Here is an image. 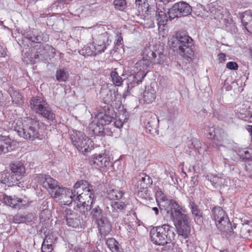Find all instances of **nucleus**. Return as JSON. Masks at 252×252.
<instances>
[{
    "label": "nucleus",
    "instance_id": "nucleus-1",
    "mask_svg": "<svg viewBox=\"0 0 252 252\" xmlns=\"http://www.w3.org/2000/svg\"><path fill=\"white\" fill-rule=\"evenodd\" d=\"M22 37L19 40L21 47L29 50L24 54L26 61L33 64L47 59L49 52L55 53V49L49 44L42 43L48 41V35L44 32L35 29L24 30L21 31Z\"/></svg>",
    "mask_w": 252,
    "mask_h": 252
},
{
    "label": "nucleus",
    "instance_id": "nucleus-2",
    "mask_svg": "<svg viewBox=\"0 0 252 252\" xmlns=\"http://www.w3.org/2000/svg\"><path fill=\"white\" fill-rule=\"evenodd\" d=\"M94 197L93 187L87 181L81 180L75 184L73 189H66L60 203L62 205H68L74 201L79 211L86 215L92 208Z\"/></svg>",
    "mask_w": 252,
    "mask_h": 252
},
{
    "label": "nucleus",
    "instance_id": "nucleus-3",
    "mask_svg": "<svg viewBox=\"0 0 252 252\" xmlns=\"http://www.w3.org/2000/svg\"><path fill=\"white\" fill-rule=\"evenodd\" d=\"M12 126L18 134L28 141L40 139V124L36 116L26 117L23 121H15Z\"/></svg>",
    "mask_w": 252,
    "mask_h": 252
},
{
    "label": "nucleus",
    "instance_id": "nucleus-4",
    "mask_svg": "<svg viewBox=\"0 0 252 252\" xmlns=\"http://www.w3.org/2000/svg\"><path fill=\"white\" fill-rule=\"evenodd\" d=\"M169 45L189 62L191 61L194 56V53L192 48L193 40L185 32H177L175 36L169 40Z\"/></svg>",
    "mask_w": 252,
    "mask_h": 252
},
{
    "label": "nucleus",
    "instance_id": "nucleus-5",
    "mask_svg": "<svg viewBox=\"0 0 252 252\" xmlns=\"http://www.w3.org/2000/svg\"><path fill=\"white\" fill-rule=\"evenodd\" d=\"M204 129L207 137L214 140L212 146L216 150L225 149L226 147L232 145L233 141L222 128L210 124L206 125Z\"/></svg>",
    "mask_w": 252,
    "mask_h": 252
},
{
    "label": "nucleus",
    "instance_id": "nucleus-6",
    "mask_svg": "<svg viewBox=\"0 0 252 252\" xmlns=\"http://www.w3.org/2000/svg\"><path fill=\"white\" fill-rule=\"evenodd\" d=\"M174 222L178 236L186 239L190 234V224L189 216L185 213V210L182 207L171 211L168 214Z\"/></svg>",
    "mask_w": 252,
    "mask_h": 252
},
{
    "label": "nucleus",
    "instance_id": "nucleus-7",
    "mask_svg": "<svg viewBox=\"0 0 252 252\" xmlns=\"http://www.w3.org/2000/svg\"><path fill=\"white\" fill-rule=\"evenodd\" d=\"M150 235L151 241L159 246L170 244L176 236L175 228L168 224L153 227L150 230Z\"/></svg>",
    "mask_w": 252,
    "mask_h": 252
},
{
    "label": "nucleus",
    "instance_id": "nucleus-8",
    "mask_svg": "<svg viewBox=\"0 0 252 252\" xmlns=\"http://www.w3.org/2000/svg\"><path fill=\"white\" fill-rule=\"evenodd\" d=\"M32 109L48 122H56V114L50 105L40 96L32 97L30 101Z\"/></svg>",
    "mask_w": 252,
    "mask_h": 252
},
{
    "label": "nucleus",
    "instance_id": "nucleus-9",
    "mask_svg": "<svg viewBox=\"0 0 252 252\" xmlns=\"http://www.w3.org/2000/svg\"><path fill=\"white\" fill-rule=\"evenodd\" d=\"M109 37L110 34L106 31L104 26L94 27L92 34L93 43L98 48L97 49L102 52H104L107 46L111 42Z\"/></svg>",
    "mask_w": 252,
    "mask_h": 252
},
{
    "label": "nucleus",
    "instance_id": "nucleus-10",
    "mask_svg": "<svg viewBox=\"0 0 252 252\" xmlns=\"http://www.w3.org/2000/svg\"><path fill=\"white\" fill-rule=\"evenodd\" d=\"M213 219L216 226L223 232L230 231L231 224L225 212L220 207H215L212 209Z\"/></svg>",
    "mask_w": 252,
    "mask_h": 252
},
{
    "label": "nucleus",
    "instance_id": "nucleus-11",
    "mask_svg": "<svg viewBox=\"0 0 252 252\" xmlns=\"http://www.w3.org/2000/svg\"><path fill=\"white\" fill-rule=\"evenodd\" d=\"M191 11L192 8L188 3L180 1L175 3L168 9V14L170 19L172 20L175 18L187 16L189 15Z\"/></svg>",
    "mask_w": 252,
    "mask_h": 252
},
{
    "label": "nucleus",
    "instance_id": "nucleus-12",
    "mask_svg": "<svg viewBox=\"0 0 252 252\" xmlns=\"http://www.w3.org/2000/svg\"><path fill=\"white\" fill-rule=\"evenodd\" d=\"M100 98L103 100L100 108H105L109 106L110 108L116 106L118 99H120L121 94H118V91L109 89H101L99 92Z\"/></svg>",
    "mask_w": 252,
    "mask_h": 252
},
{
    "label": "nucleus",
    "instance_id": "nucleus-13",
    "mask_svg": "<svg viewBox=\"0 0 252 252\" xmlns=\"http://www.w3.org/2000/svg\"><path fill=\"white\" fill-rule=\"evenodd\" d=\"M113 108H110L107 106L105 108H98V113L96 115V118L98 121V124L104 125H108L114 120Z\"/></svg>",
    "mask_w": 252,
    "mask_h": 252
},
{
    "label": "nucleus",
    "instance_id": "nucleus-14",
    "mask_svg": "<svg viewBox=\"0 0 252 252\" xmlns=\"http://www.w3.org/2000/svg\"><path fill=\"white\" fill-rule=\"evenodd\" d=\"M145 77V73L141 74L135 70L133 71V73L130 74L127 77V89L124 93L123 97L125 98L129 95L132 89L142 82Z\"/></svg>",
    "mask_w": 252,
    "mask_h": 252
},
{
    "label": "nucleus",
    "instance_id": "nucleus-15",
    "mask_svg": "<svg viewBox=\"0 0 252 252\" xmlns=\"http://www.w3.org/2000/svg\"><path fill=\"white\" fill-rule=\"evenodd\" d=\"M33 180L35 183H37L42 185L49 192L51 191L58 184V182L49 175L42 174H36L33 177Z\"/></svg>",
    "mask_w": 252,
    "mask_h": 252
},
{
    "label": "nucleus",
    "instance_id": "nucleus-16",
    "mask_svg": "<svg viewBox=\"0 0 252 252\" xmlns=\"http://www.w3.org/2000/svg\"><path fill=\"white\" fill-rule=\"evenodd\" d=\"M156 196L161 200V206L168 215L171 213V211H174L181 207L174 200L168 199L161 190L157 192Z\"/></svg>",
    "mask_w": 252,
    "mask_h": 252
},
{
    "label": "nucleus",
    "instance_id": "nucleus-17",
    "mask_svg": "<svg viewBox=\"0 0 252 252\" xmlns=\"http://www.w3.org/2000/svg\"><path fill=\"white\" fill-rule=\"evenodd\" d=\"M209 10L214 19L217 20L229 18L230 15L227 9L218 5L211 4L209 7Z\"/></svg>",
    "mask_w": 252,
    "mask_h": 252
},
{
    "label": "nucleus",
    "instance_id": "nucleus-18",
    "mask_svg": "<svg viewBox=\"0 0 252 252\" xmlns=\"http://www.w3.org/2000/svg\"><path fill=\"white\" fill-rule=\"evenodd\" d=\"M201 143L197 139H192L187 142L186 152L190 157H197L201 148Z\"/></svg>",
    "mask_w": 252,
    "mask_h": 252
},
{
    "label": "nucleus",
    "instance_id": "nucleus-19",
    "mask_svg": "<svg viewBox=\"0 0 252 252\" xmlns=\"http://www.w3.org/2000/svg\"><path fill=\"white\" fill-rule=\"evenodd\" d=\"M65 213L67 224L73 228H79L81 221L80 216L69 209H66Z\"/></svg>",
    "mask_w": 252,
    "mask_h": 252
},
{
    "label": "nucleus",
    "instance_id": "nucleus-20",
    "mask_svg": "<svg viewBox=\"0 0 252 252\" xmlns=\"http://www.w3.org/2000/svg\"><path fill=\"white\" fill-rule=\"evenodd\" d=\"M135 8L131 9V13L133 17L139 16L148 11L150 6L148 0H135Z\"/></svg>",
    "mask_w": 252,
    "mask_h": 252
},
{
    "label": "nucleus",
    "instance_id": "nucleus-21",
    "mask_svg": "<svg viewBox=\"0 0 252 252\" xmlns=\"http://www.w3.org/2000/svg\"><path fill=\"white\" fill-rule=\"evenodd\" d=\"M11 173L19 181L24 176L26 169L24 163L21 162H14L10 164Z\"/></svg>",
    "mask_w": 252,
    "mask_h": 252
},
{
    "label": "nucleus",
    "instance_id": "nucleus-22",
    "mask_svg": "<svg viewBox=\"0 0 252 252\" xmlns=\"http://www.w3.org/2000/svg\"><path fill=\"white\" fill-rule=\"evenodd\" d=\"M142 58L147 60L152 63H160L158 59H156L157 54L153 47L151 46L145 47L142 51Z\"/></svg>",
    "mask_w": 252,
    "mask_h": 252
},
{
    "label": "nucleus",
    "instance_id": "nucleus-23",
    "mask_svg": "<svg viewBox=\"0 0 252 252\" xmlns=\"http://www.w3.org/2000/svg\"><path fill=\"white\" fill-rule=\"evenodd\" d=\"M97 225L98 231L101 235H106L112 230V226L110 221L105 217L95 222Z\"/></svg>",
    "mask_w": 252,
    "mask_h": 252
},
{
    "label": "nucleus",
    "instance_id": "nucleus-24",
    "mask_svg": "<svg viewBox=\"0 0 252 252\" xmlns=\"http://www.w3.org/2000/svg\"><path fill=\"white\" fill-rule=\"evenodd\" d=\"M89 132L91 136H104L105 135L104 126L98 124V121L96 123H91L89 125Z\"/></svg>",
    "mask_w": 252,
    "mask_h": 252
},
{
    "label": "nucleus",
    "instance_id": "nucleus-25",
    "mask_svg": "<svg viewBox=\"0 0 252 252\" xmlns=\"http://www.w3.org/2000/svg\"><path fill=\"white\" fill-rule=\"evenodd\" d=\"M12 140L9 136L0 135V155L5 154L11 150Z\"/></svg>",
    "mask_w": 252,
    "mask_h": 252
},
{
    "label": "nucleus",
    "instance_id": "nucleus-26",
    "mask_svg": "<svg viewBox=\"0 0 252 252\" xmlns=\"http://www.w3.org/2000/svg\"><path fill=\"white\" fill-rule=\"evenodd\" d=\"M0 200L2 201L6 205L12 208L15 209L19 208L20 198L15 196L12 197L11 196H8L5 194L1 193L0 194Z\"/></svg>",
    "mask_w": 252,
    "mask_h": 252
},
{
    "label": "nucleus",
    "instance_id": "nucleus-27",
    "mask_svg": "<svg viewBox=\"0 0 252 252\" xmlns=\"http://www.w3.org/2000/svg\"><path fill=\"white\" fill-rule=\"evenodd\" d=\"M97 49L95 44L93 42V43H89L85 45L80 51V53L84 56H94L98 54L102 53L101 50Z\"/></svg>",
    "mask_w": 252,
    "mask_h": 252
},
{
    "label": "nucleus",
    "instance_id": "nucleus-28",
    "mask_svg": "<svg viewBox=\"0 0 252 252\" xmlns=\"http://www.w3.org/2000/svg\"><path fill=\"white\" fill-rule=\"evenodd\" d=\"M155 18L159 28H160L161 26L164 27L166 25L168 20H172L170 19L169 16H167L165 11H162L159 8H157L156 11Z\"/></svg>",
    "mask_w": 252,
    "mask_h": 252
},
{
    "label": "nucleus",
    "instance_id": "nucleus-29",
    "mask_svg": "<svg viewBox=\"0 0 252 252\" xmlns=\"http://www.w3.org/2000/svg\"><path fill=\"white\" fill-rule=\"evenodd\" d=\"M153 63L149 62L147 60L143 59L138 61L135 64L134 70L138 72L141 74H145V76L148 72V67Z\"/></svg>",
    "mask_w": 252,
    "mask_h": 252
},
{
    "label": "nucleus",
    "instance_id": "nucleus-30",
    "mask_svg": "<svg viewBox=\"0 0 252 252\" xmlns=\"http://www.w3.org/2000/svg\"><path fill=\"white\" fill-rule=\"evenodd\" d=\"M85 137V134L79 131H74L70 135V139L73 145L77 148L82 150L81 148V141Z\"/></svg>",
    "mask_w": 252,
    "mask_h": 252
},
{
    "label": "nucleus",
    "instance_id": "nucleus-31",
    "mask_svg": "<svg viewBox=\"0 0 252 252\" xmlns=\"http://www.w3.org/2000/svg\"><path fill=\"white\" fill-rule=\"evenodd\" d=\"M142 97L146 103L152 102L156 97L155 89L150 86H146L142 94Z\"/></svg>",
    "mask_w": 252,
    "mask_h": 252
},
{
    "label": "nucleus",
    "instance_id": "nucleus-32",
    "mask_svg": "<svg viewBox=\"0 0 252 252\" xmlns=\"http://www.w3.org/2000/svg\"><path fill=\"white\" fill-rule=\"evenodd\" d=\"M153 183L152 178L148 175L142 173L139 174V181L137 182V186L140 189H146Z\"/></svg>",
    "mask_w": 252,
    "mask_h": 252
},
{
    "label": "nucleus",
    "instance_id": "nucleus-33",
    "mask_svg": "<svg viewBox=\"0 0 252 252\" xmlns=\"http://www.w3.org/2000/svg\"><path fill=\"white\" fill-rule=\"evenodd\" d=\"M81 148L82 150L77 149L84 156L87 155V153L90 152L93 149V141L85 135V137L81 141Z\"/></svg>",
    "mask_w": 252,
    "mask_h": 252
},
{
    "label": "nucleus",
    "instance_id": "nucleus-34",
    "mask_svg": "<svg viewBox=\"0 0 252 252\" xmlns=\"http://www.w3.org/2000/svg\"><path fill=\"white\" fill-rule=\"evenodd\" d=\"M0 181L1 183L7 184L8 186L17 184L19 181L18 179L12 173H10L8 172H3L1 175Z\"/></svg>",
    "mask_w": 252,
    "mask_h": 252
},
{
    "label": "nucleus",
    "instance_id": "nucleus-35",
    "mask_svg": "<svg viewBox=\"0 0 252 252\" xmlns=\"http://www.w3.org/2000/svg\"><path fill=\"white\" fill-rule=\"evenodd\" d=\"M158 120L156 116L154 118L151 117L144 122L145 128L147 132L154 134L157 131Z\"/></svg>",
    "mask_w": 252,
    "mask_h": 252
},
{
    "label": "nucleus",
    "instance_id": "nucleus-36",
    "mask_svg": "<svg viewBox=\"0 0 252 252\" xmlns=\"http://www.w3.org/2000/svg\"><path fill=\"white\" fill-rule=\"evenodd\" d=\"M113 5L117 11L126 12L128 9L127 2L126 0H114Z\"/></svg>",
    "mask_w": 252,
    "mask_h": 252
},
{
    "label": "nucleus",
    "instance_id": "nucleus-37",
    "mask_svg": "<svg viewBox=\"0 0 252 252\" xmlns=\"http://www.w3.org/2000/svg\"><path fill=\"white\" fill-rule=\"evenodd\" d=\"M9 94L13 104H15L16 105H20L23 103V96L18 91L12 90L9 92Z\"/></svg>",
    "mask_w": 252,
    "mask_h": 252
},
{
    "label": "nucleus",
    "instance_id": "nucleus-38",
    "mask_svg": "<svg viewBox=\"0 0 252 252\" xmlns=\"http://www.w3.org/2000/svg\"><path fill=\"white\" fill-rule=\"evenodd\" d=\"M69 73L65 68H59L56 72V79L59 82H66L69 78Z\"/></svg>",
    "mask_w": 252,
    "mask_h": 252
},
{
    "label": "nucleus",
    "instance_id": "nucleus-39",
    "mask_svg": "<svg viewBox=\"0 0 252 252\" xmlns=\"http://www.w3.org/2000/svg\"><path fill=\"white\" fill-rule=\"evenodd\" d=\"M106 244L112 252H123L120 248L119 243L114 238H111L108 239L106 240Z\"/></svg>",
    "mask_w": 252,
    "mask_h": 252
},
{
    "label": "nucleus",
    "instance_id": "nucleus-40",
    "mask_svg": "<svg viewBox=\"0 0 252 252\" xmlns=\"http://www.w3.org/2000/svg\"><path fill=\"white\" fill-rule=\"evenodd\" d=\"M90 162L92 166L96 169L106 167L109 163L106 158H92Z\"/></svg>",
    "mask_w": 252,
    "mask_h": 252
},
{
    "label": "nucleus",
    "instance_id": "nucleus-41",
    "mask_svg": "<svg viewBox=\"0 0 252 252\" xmlns=\"http://www.w3.org/2000/svg\"><path fill=\"white\" fill-rule=\"evenodd\" d=\"M67 189L59 187L58 184L57 187L50 191L49 193L52 197L60 201Z\"/></svg>",
    "mask_w": 252,
    "mask_h": 252
},
{
    "label": "nucleus",
    "instance_id": "nucleus-42",
    "mask_svg": "<svg viewBox=\"0 0 252 252\" xmlns=\"http://www.w3.org/2000/svg\"><path fill=\"white\" fill-rule=\"evenodd\" d=\"M206 178L210 181L212 185L215 188L221 187L224 183V179L213 175H207Z\"/></svg>",
    "mask_w": 252,
    "mask_h": 252
},
{
    "label": "nucleus",
    "instance_id": "nucleus-43",
    "mask_svg": "<svg viewBox=\"0 0 252 252\" xmlns=\"http://www.w3.org/2000/svg\"><path fill=\"white\" fill-rule=\"evenodd\" d=\"M91 215L93 220L95 221L99 220L101 218L104 217L102 214V211L98 206H96L93 208L91 212Z\"/></svg>",
    "mask_w": 252,
    "mask_h": 252
},
{
    "label": "nucleus",
    "instance_id": "nucleus-44",
    "mask_svg": "<svg viewBox=\"0 0 252 252\" xmlns=\"http://www.w3.org/2000/svg\"><path fill=\"white\" fill-rule=\"evenodd\" d=\"M53 250L52 245V241L48 235H46L42 244V252H52Z\"/></svg>",
    "mask_w": 252,
    "mask_h": 252
},
{
    "label": "nucleus",
    "instance_id": "nucleus-45",
    "mask_svg": "<svg viewBox=\"0 0 252 252\" xmlns=\"http://www.w3.org/2000/svg\"><path fill=\"white\" fill-rule=\"evenodd\" d=\"M236 153L240 158H252V148H239Z\"/></svg>",
    "mask_w": 252,
    "mask_h": 252
},
{
    "label": "nucleus",
    "instance_id": "nucleus-46",
    "mask_svg": "<svg viewBox=\"0 0 252 252\" xmlns=\"http://www.w3.org/2000/svg\"><path fill=\"white\" fill-rule=\"evenodd\" d=\"M111 206L113 212H119L125 210L127 204L122 201H115L111 202Z\"/></svg>",
    "mask_w": 252,
    "mask_h": 252
},
{
    "label": "nucleus",
    "instance_id": "nucleus-47",
    "mask_svg": "<svg viewBox=\"0 0 252 252\" xmlns=\"http://www.w3.org/2000/svg\"><path fill=\"white\" fill-rule=\"evenodd\" d=\"M124 192L120 189H112L108 193V197L111 200H118L121 199L123 196Z\"/></svg>",
    "mask_w": 252,
    "mask_h": 252
},
{
    "label": "nucleus",
    "instance_id": "nucleus-48",
    "mask_svg": "<svg viewBox=\"0 0 252 252\" xmlns=\"http://www.w3.org/2000/svg\"><path fill=\"white\" fill-rule=\"evenodd\" d=\"M240 18L242 24L247 23L252 21V10H246L240 14Z\"/></svg>",
    "mask_w": 252,
    "mask_h": 252
},
{
    "label": "nucleus",
    "instance_id": "nucleus-49",
    "mask_svg": "<svg viewBox=\"0 0 252 252\" xmlns=\"http://www.w3.org/2000/svg\"><path fill=\"white\" fill-rule=\"evenodd\" d=\"M62 5L59 2L58 0L54 2L52 4L47 8L49 14L52 13L53 14L59 13L62 8Z\"/></svg>",
    "mask_w": 252,
    "mask_h": 252
},
{
    "label": "nucleus",
    "instance_id": "nucleus-50",
    "mask_svg": "<svg viewBox=\"0 0 252 252\" xmlns=\"http://www.w3.org/2000/svg\"><path fill=\"white\" fill-rule=\"evenodd\" d=\"M110 76L114 84L116 86H120L122 84L123 79L119 75L118 72L116 71H112L110 73Z\"/></svg>",
    "mask_w": 252,
    "mask_h": 252
},
{
    "label": "nucleus",
    "instance_id": "nucleus-51",
    "mask_svg": "<svg viewBox=\"0 0 252 252\" xmlns=\"http://www.w3.org/2000/svg\"><path fill=\"white\" fill-rule=\"evenodd\" d=\"M189 206L192 215L196 219H200L201 217V212L199 209L198 206L192 201L189 202Z\"/></svg>",
    "mask_w": 252,
    "mask_h": 252
},
{
    "label": "nucleus",
    "instance_id": "nucleus-52",
    "mask_svg": "<svg viewBox=\"0 0 252 252\" xmlns=\"http://www.w3.org/2000/svg\"><path fill=\"white\" fill-rule=\"evenodd\" d=\"M164 252H182V249L174 243H170L169 245L164 248Z\"/></svg>",
    "mask_w": 252,
    "mask_h": 252
},
{
    "label": "nucleus",
    "instance_id": "nucleus-53",
    "mask_svg": "<svg viewBox=\"0 0 252 252\" xmlns=\"http://www.w3.org/2000/svg\"><path fill=\"white\" fill-rule=\"evenodd\" d=\"M226 67L230 70H236L238 68V65L235 62H229L226 63Z\"/></svg>",
    "mask_w": 252,
    "mask_h": 252
},
{
    "label": "nucleus",
    "instance_id": "nucleus-54",
    "mask_svg": "<svg viewBox=\"0 0 252 252\" xmlns=\"http://www.w3.org/2000/svg\"><path fill=\"white\" fill-rule=\"evenodd\" d=\"M31 201H30L26 197H24L23 199L20 198L19 201V208L22 207L29 206Z\"/></svg>",
    "mask_w": 252,
    "mask_h": 252
},
{
    "label": "nucleus",
    "instance_id": "nucleus-55",
    "mask_svg": "<svg viewBox=\"0 0 252 252\" xmlns=\"http://www.w3.org/2000/svg\"><path fill=\"white\" fill-rule=\"evenodd\" d=\"M245 29L251 34H252V21L249 22L247 23L242 24Z\"/></svg>",
    "mask_w": 252,
    "mask_h": 252
},
{
    "label": "nucleus",
    "instance_id": "nucleus-56",
    "mask_svg": "<svg viewBox=\"0 0 252 252\" xmlns=\"http://www.w3.org/2000/svg\"><path fill=\"white\" fill-rule=\"evenodd\" d=\"M7 49L0 44V57L5 58L7 56Z\"/></svg>",
    "mask_w": 252,
    "mask_h": 252
},
{
    "label": "nucleus",
    "instance_id": "nucleus-57",
    "mask_svg": "<svg viewBox=\"0 0 252 252\" xmlns=\"http://www.w3.org/2000/svg\"><path fill=\"white\" fill-rule=\"evenodd\" d=\"M123 37L121 32H118L117 33V39L116 40L115 44L116 45H120L123 43Z\"/></svg>",
    "mask_w": 252,
    "mask_h": 252
},
{
    "label": "nucleus",
    "instance_id": "nucleus-58",
    "mask_svg": "<svg viewBox=\"0 0 252 252\" xmlns=\"http://www.w3.org/2000/svg\"><path fill=\"white\" fill-rule=\"evenodd\" d=\"M124 122H123L120 119H116L114 122V126L117 128H121L123 126Z\"/></svg>",
    "mask_w": 252,
    "mask_h": 252
},
{
    "label": "nucleus",
    "instance_id": "nucleus-59",
    "mask_svg": "<svg viewBox=\"0 0 252 252\" xmlns=\"http://www.w3.org/2000/svg\"><path fill=\"white\" fill-rule=\"evenodd\" d=\"M14 221L15 223H21L25 220V218L23 216H15L13 218Z\"/></svg>",
    "mask_w": 252,
    "mask_h": 252
},
{
    "label": "nucleus",
    "instance_id": "nucleus-60",
    "mask_svg": "<svg viewBox=\"0 0 252 252\" xmlns=\"http://www.w3.org/2000/svg\"><path fill=\"white\" fill-rule=\"evenodd\" d=\"M219 62L222 63L226 60V55L224 53H220L218 55Z\"/></svg>",
    "mask_w": 252,
    "mask_h": 252
},
{
    "label": "nucleus",
    "instance_id": "nucleus-61",
    "mask_svg": "<svg viewBox=\"0 0 252 252\" xmlns=\"http://www.w3.org/2000/svg\"><path fill=\"white\" fill-rule=\"evenodd\" d=\"M246 129L250 133V135L251 136V140L252 143V126H251V125L246 126Z\"/></svg>",
    "mask_w": 252,
    "mask_h": 252
},
{
    "label": "nucleus",
    "instance_id": "nucleus-62",
    "mask_svg": "<svg viewBox=\"0 0 252 252\" xmlns=\"http://www.w3.org/2000/svg\"><path fill=\"white\" fill-rule=\"evenodd\" d=\"M59 2L63 6L64 4H68L72 0H58Z\"/></svg>",
    "mask_w": 252,
    "mask_h": 252
},
{
    "label": "nucleus",
    "instance_id": "nucleus-63",
    "mask_svg": "<svg viewBox=\"0 0 252 252\" xmlns=\"http://www.w3.org/2000/svg\"><path fill=\"white\" fill-rule=\"evenodd\" d=\"M126 228L129 232H132L134 231V228L129 223L126 225Z\"/></svg>",
    "mask_w": 252,
    "mask_h": 252
},
{
    "label": "nucleus",
    "instance_id": "nucleus-64",
    "mask_svg": "<svg viewBox=\"0 0 252 252\" xmlns=\"http://www.w3.org/2000/svg\"><path fill=\"white\" fill-rule=\"evenodd\" d=\"M152 210L154 211L156 215H158V212H159L158 209L157 207H153Z\"/></svg>",
    "mask_w": 252,
    "mask_h": 252
}]
</instances>
